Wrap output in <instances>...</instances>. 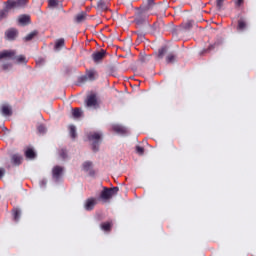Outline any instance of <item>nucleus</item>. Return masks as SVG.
Wrapping results in <instances>:
<instances>
[{"label": "nucleus", "mask_w": 256, "mask_h": 256, "mask_svg": "<svg viewBox=\"0 0 256 256\" xmlns=\"http://www.w3.org/2000/svg\"><path fill=\"white\" fill-rule=\"evenodd\" d=\"M24 155L26 159H35V157H37V153H35L33 148H26Z\"/></svg>", "instance_id": "4468645a"}, {"label": "nucleus", "mask_w": 256, "mask_h": 256, "mask_svg": "<svg viewBox=\"0 0 256 256\" xmlns=\"http://www.w3.org/2000/svg\"><path fill=\"white\" fill-rule=\"evenodd\" d=\"M63 175V167L61 166H55L52 170V177L55 179V181H59Z\"/></svg>", "instance_id": "9b49d317"}, {"label": "nucleus", "mask_w": 256, "mask_h": 256, "mask_svg": "<svg viewBox=\"0 0 256 256\" xmlns=\"http://www.w3.org/2000/svg\"><path fill=\"white\" fill-rule=\"evenodd\" d=\"M168 48L164 46L158 50V59H163L167 55Z\"/></svg>", "instance_id": "393cba45"}, {"label": "nucleus", "mask_w": 256, "mask_h": 256, "mask_svg": "<svg viewBox=\"0 0 256 256\" xmlns=\"http://www.w3.org/2000/svg\"><path fill=\"white\" fill-rule=\"evenodd\" d=\"M155 7V3L148 2L145 5L140 6L135 12L134 22L136 25H145L151 15V10Z\"/></svg>", "instance_id": "f257e3e1"}, {"label": "nucleus", "mask_w": 256, "mask_h": 256, "mask_svg": "<svg viewBox=\"0 0 256 256\" xmlns=\"http://www.w3.org/2000/svg\"><path fill=\"white\" fill-rule=\"evenodd\" d=\"M69 133L72 139H77V128L75 127V125L69 126Z\"/></svg>", "instance_id": "b1692460"}, {"label": "nucleus", "mask_w": 256, "mask_h": 256, "mask_svg": "<svg viewBox=\"0 0 256 256\" xmlns=\"http://www.w3.org/2000/svg\"><path fill=\"white\" fill-rule=\"evenodd\" d=\"M113 131H115L116 133H125V128H123V126H113Z\"/></svg>", "instance_id": "473e14b6"}, {"label": "nucleus", "mask_w": 256, "mask_h": 256, "mask_svg": "<svg viewBox=\"0 0 256 256\" xmlns=\"http://www.w3.org/2000/svg\"><path fill=\"white\" fill-rule=\"evenodd\" d=\"M3 175H5V169L0 168V179L3 177Z\"/></svg>", "instance_id": "79ce46f5"}, {"label": "nucleus", "mask_w": 256, "mask_h": 256, "mask_svg": "<svg viewBox=\"0 0 256 256\" xmlns=\"http://www.w3.org/2000/svg\"><path fill=\"white\" fill-rule=\"evenodd\" d=\"M243 3V0H235V4L237 7H241V4Z\"/></svg>", "instance_id": "ea45409f"}, {"label": "nucleus", "mask_w": 256, "mask_h": 256, "mask_svg": "<svg viewBox=\"0 0 256 256\" xmlns=\"http://www.w3.org/2000/svg\"><path fill=\"white\" fill-rule=\"evenodd\" d=\"M29 21H31V17H29L27 15H22L19 18V23H21V25H27V23H29Z\"/></svg>", "instance_id": "a878e982"}, {"label": "nucleus", "mask_w": 256, "mask_h": 256, "mask_svg": "<svg viewBox=\"0 0 256 256\" xmlns=\"http://www.w3.org/2000/svg\"><path fill=\"white\" fill-rule=\"evenodd\" d=\"M223 3H225V0H216V7L218 11H221V9H223Z\"/></svg>", "instance_id": "72a5a7b5"}, {"label": "nucleus", "mask_w": 256, "mask_h": 256, "mask_svg": "<svg viewBox=\"0 0 256 256\" xmlns=\"http://www.w3.org/2000/svg\"><path fill=\"white\" fill-rule=\"evenodd\" d=\"M149 59H150V56L145 55V56H142V57L140 58V61H141L142 63H147V61H149Z\"/></svg>", "instance_id": "58836bf2"}, {"label": "nucleus", "mask_w": 256, "mask_h": 256, "mask_svg": "<svg viewBox=\"0 0 256 256\" xmlns=\"http://www.w3.org/2000/svg\"><path fill=\"white\" fill-rule=\"evenodd\" d=\"M11 67H13V64H12V63H9V62L3 63V64L1 65L2 71H9V69H11Z\"/></svg>", "instance_id": "2f4dec72"}, {"label": "nucleus", "mask_w": 256, "mask_h": 256, "mask_svg": "<svg viewBox=\"0 0 256 256\" xmlns=\"http://www.w3.org/2000/svg\"><path fill=\"white\" fill-rule=\"evenodd\" d=\"M86 107H93L94 109H97L99 107V104L97 102V95L91 94L87 97L86 101Z\"/></svg>", "instance_id": "0eeeda50"}, {"label": "nucleus", "mask_w": 256, "mask_h": 256, "mask_svg": "<svg viewBox=\"0 0 256 256\" xmlns=\"http://www.w3.org/2000/svg\"><path fill=\"white\" fill-rule=\"evenodd\" d=\"M72 116L74 117V119H79L83 116V111L81 110V108H74L72 109Z\"/></svg>", "instance_id": "412c9836"}, {"label": "nucleus", "mask_w": 256, "mask_h": 256, "mask_svg": "<svg viewBox=\"0 0 256 256\" xmlns=\"http://www.w3.org/2000/svg\"><path fill=\"white\" fill-rule=\"evenodd\" d=\"M16 55H17V52H15V50H4L0 52V61L2 59H10L14 61Z\"/></svg>", "instance_id": "423d86ee"}, {"label": "nucleus", "mask_w": 256, "mask_h": 256, "mask_svg": "<svg viewBox=\"0 0 256 256\" xmlns=\"http://www.w3.org/2000/svg\"><path fill=\"white\" fill-rule=\"evenodd\" d=\"M102 231H106V232H109L111 231V227H113V223L111 222H103L101 225H100Z\"/></svg>", "instance_id": "5701e85b"}, {"label": "nucleus", "mask_w": 256, "mask_h": 256, "mask_svg": "<svg viewBox=\"0 0 256 256\" xmlns=\"http://www.w3.org/2000/svg\"><path fill=\"white\" fill-rule=\"evenodd\" d=\"M27 5V0H8L6 9H23Z\"/></svg>", "instance_id": "20e7f679"}, {"label": "nucleus", "mask_w": 256, "mask_h": 256, "mask_svg": "<svg viewBox=\"0 0 256 256\" xmlns=\"http://www.w3.org/2000/svg\"><path fill=\"white\" fill-rule=\"evenodd\" d=\"M11 163L16 166L21 165V163H23V156L19 154H13L11 156Z\"/></svg>", "instance_id": "f8f14e48"}, {"label": "nucleus", "mask_w": 256, "mask_h": 256, "mask_svg": "<svg viewBox=\"0 0 256 256\" xmlns=\"http://www.w3.org/2000/svg\"><path fill=\"white\" fill-rule=\"evenodd\" d=\"M103 135L99 132H90L88 134V140L92 142V149L94 152L99 151V145H101Z\"/></svg>", "instance_id": "f03ea898"}, {"label": "nucleus", "mask_w": 256, "mask_h": 256, "mask_svg": "<svg viewBox=\"0 0 256 256\" xmlns=\"http://www.w3.org/2000/svg\"><path fill=\"white\" fill-rule=\"evenodd\" d=\"M37 131L41 134L43 133H46L47 131V128H45V126L43 124H40L38 127H37Z\"/></svg>", "instance_id": "e433bc0d"}, {"label": "nucleus", "mask_w": 256, "mask_h": 256, "mask_svg": "<svg viewBox=\"0 0 256 256\" xmlns=\"http://www.w3.org/2000/svg\"><path fill=\"white\" fill-rule=\"evenodd\" d=\"M161 27H163V22H154V24L150 26L151 33H158V31H161Z\"/></svg>", "instance_id": "f3484780"}, {"label": "nucleus", "mask_w": 256, "mask_h": 256, "mask_svg": "<svg viewBox=\"0 0 256 256\" xmlns=\"http://www.w3.org/2000/svg\"><path fill=\"white\" fill-rule=\"evenodd\" d=\"M85 19H87V12H80L75 17L76 23H83V21H85Z\"/></svg>", "instance_id": "aec40b11"}, {"label": "nucleus", "mask_w": 256, "mask_h": 256, "mask_svg": "<svg viewBox=\"0 0 256 256\" xmlns=\"http://www.w3.org/2000/svg\"><path fill=\"white\" fill-rule=\"evenodd\" d=\"M14 61H16V63H19V64L22 63L23 65H27V58L23 55L17 56L16 54Z\"/></svg>", "instance_id": "4be33fe9"}, {"label": "nucleus", "mask_w": 256, "mask_h": 256, "mask_svg": "<svg viewBox=\"0 0 256 256\" xmlns=\"http://www.w3.org/2000/svg\"><path fill=\"white\" fill-rule=\"evenodd\" d=\"M37 31H33L31 33H29L25 38L24 41H32L35 37H37Z\"/></svg>", "instance_id": "cd10ccee"}, {"label": "nucleus", "mask_w": 256, "mask_h": 256, "mask_svg": "<svg viewBox=\"0 0 256 256\" xmlns=\"http://www.w3.org/2000/svg\"><path fill=\"white\" fill-rule=\"evenodd\" d=\"M97 9L99 11H109V4L103 0L97 2Z\"/></svg>", "instance_id": "2eb2a0df"}, {"label": "nucleus", "mask_w": 256, "mask_h": 256, "mask_svg": "<svg viewBox=\"0 0 256 256\" xmlns=\"http://www.w3.org/2000/svg\"><path fill=\"white\" fill-rule=\"evenodd\" d=\"M84 171H91V167H93V162L91 161H86L82 165Z\"/></svg>", "instance_id": "c756f323"}, {"label": "nucleus", "mask_w": 256, "mask_h": 256, "mask_svg": "<svg viewBox=\"0 0 256 256\" xmlns=\"http://www.w3.org/2000/svg\"><path fill=\"white\" fill-rule=\"evenodd\" d=\"M117 193H119V187H104L100 193V199H102L103 201H109V199H111L113 195H117Z\"/></svg>", "instance_id": "7ed1b4c3"}, {"label": "nucleus", "mask_w": 256, "mask_h": 256, "mask_svg": "<svg viewBox=\"0 0 256 256\" xmlns=\"http://www.w3.org/2000/svg\"><path fill=\"white\" fill-rule=\"evenodd\" d=\"M97 79V72L95 70L87 71L85 76L79 78V83H86V81H95Z\"/></svg>", "instance_id": "39448f33"}, {"label": "nucleus", "mask_w": 256, "mask_h": 256, "mask_svg": "<svg viewBox=\"0 0 256 256\" xmlns=\"http://www.w3.org/2000/svg\"><path fill=\"white\" fill-rule=\"evenodd\" d=\"M136 153L138 155H143L145 153V148H143L141 146H136Z\"/></svg>", "instance_id": "4c0bfd02"}, {"label": "nucleus", "mask_w": 256, "mask_h": 256, "mask_svg": "<svg viewBox=\"0 0 256 256\" xmlns=\"http://www.w3.org/2000/svg\"><path fill=\"white\" fill-rule=\"evenodd\" d=\"M106 55H107V51H105L104 49H101L100 51L94 52L92 54V59L94 63H101V60L105 59Z\"/></svg>", "instance_id": "6e6552de"}, {"label": "nucleus", "mask_w": 256, "mask_h": 256, "mask_svg": "<svg viewBox=\"0 0 256 256\" xmlns=\"http://www.w3.org/2000/svg\"><path fill=\"white\" fill-rule=\"evenodd\" d=\"M9 11H11V9H2L0 10V19H5L9 13Z\"/></svg>", "instance_id": "7c9ffc66"}, {"label": "nucleus", "mask_w": 256, "mask_h": 256, "mask_svg": "<svg viewBox=\"0 0 256 256\" xmlns=\"http://www.w3.org/2000/svg\"><path fill=\"white\" fill-rule=\"evenodd\" d=\"M12 217L13 221H15L16 223L19 222V219H21V210H19V208H14L12 210Z\"/></svg>", "instance_id": "a211bd4d"}, {"label": "nucleus", "mask_w": 256, "mask_h": 256, "mask_svg": "<svg viewBox=\"0 0 256 256\" xmlns=\"http://www.w3.org/2000/svg\"><path fill=\"white\" fill-rule=\"evenodd\" d=\"M59 155H60L61 159H65L67 157V150L65 148L60 149Z\"/></svg>", "instance_id": "f704fd0d"}, {"label": "nucleus", "mask_w": 256, "mask_h": 256, "mask_svg": "<svg viewBox=\"0 0 256 256\" xmlns=\"http://www.w3.org/2000/svg\"><path fill=\"white\" fill-rule=\"evenodd\" d=\"M246 28H247V23L244 20H239L238 21V30L245 31Z\"/></svg>", "instance_id": "c85d7f7f"}, {"label": "nucleus", "mask_w": 256, "mask_h": 256, "mask_svg": "<svg viewBox=\"0 0 256 256\" xmlns=\"http://www.w3.org/2000/svg\"><path fill=\"white\" fill-rule=\"evenodd\" d=\"M17 35H19V31L15 28H10L5 32V38L8 41H15L17 39Z\"/></svg>", "instance_id": "1a4fd4ad"}, {"label": "nucleus", "mask_w": 256, "mask_h": 256, "mask_svg": "<svg viewBox=\"0 0 256 256\" xmlns=\"http://www.w3.org/2000/svg\"><path fill=\"white\" fill-rule=\"evenodd\" d=\"M221 45V42H214L213 44H210L208 48L204 49L202 53H211V51H214V49H217Z\"/></svg>", "instance_id": "6ab92c4d"}, {"label": "nucleus", "mask_w": 256, "mask_h": 256, "mask_svg": "<svg viewBox=\"0 0 256 256\" xmlns=\"http://www.w3.org/2000/svg\"><path fill=\"white\" fill-rule=\"evenodd\" d=\"M95 205H97V198H88L85 202L84 209L86 211H93V209H95Z\"/></svg>", "instance_id": "9d476101"}, {"label": "nucleus", "mask_w": 256, "mask_h": 256, "mask_svg": "<svg viewBox=\"0 0 256 256\" xmlns=\"http://www.w3.org/2000/svg\"><path fill=\"white\" fill-rule=\"evenodd\" d=\"M148 3H153V0H148Z\"/></svg>", "instance_id": "37998d69"}, {"label": "nucleus", "mask_w": 256, "mask_h": 256, "mask_svg": "<svg viewBox=\"0 0 256 256\" xmlns=\"http://www.w3.org/2000/svg\"><path fill=\"white\" fill-rule=\"evenodd\" d=\"M59 5V1L57 0H48V7H57Z\"/></svg>", "instance_id": "c9c22d12"}, {"label": "nucleus", "mask_w": 256, "mask_h": 256, "mask_svg": "<svg viewBox=\"0 0 256 256\" xmlns=\"http://www.w3.org/2000/svg\"><path fill=\"white\" fill-rule=\"evenodd\" d=\"M165 60L168 65H171L177 61V55H175L173 52H170L166 55Z\"/></svg>", "instance_id": "ddd939ff"}, {"label": "nucleus", "mask_w": 256, "mask_h": 256, "mask_svg": "<svg viewBox=\"0 0 256 256\" xmlns=\"http://www.w3.org/2000/svg\"><path fill=\"white\" fill-rule=\"evenodd\" d=\"M191 28V22H188L184 25V29H190Z\"/></svg>", "instance_id": "a19ab883"}, {"label": "nucleus", "mask_w": 256, "mask_h": 256, "mask_svg": "<svg viewBox=\"0 0 256 256\" xmlns=\"http://www.w3.org/2000/svg\"><path fill=\"white\" fill-rule=\"evenodd\" d=\"M64 46H65V39L61 38V39H58V40L56 41L55 49H56V51H59V49H60L61 47H64Z\"/></svg>", "instance_id": "bb28decb"}, {"label": "nucleus", "mask_w": 256, "mask_h": 256, "mask_svg": "<svg viewBox=\"0 0 256 256\" xmlns=\"http://www.w3.org/2000/svg\"><path fill=\"white\" fill-rule=\"evenodd\" d=\"M1 113L6 117L13 115V111L11 110V107H9V105H6V104L2 105Z\"/></svg>", "instance_id": "dca6fc26"}]
</instances>
